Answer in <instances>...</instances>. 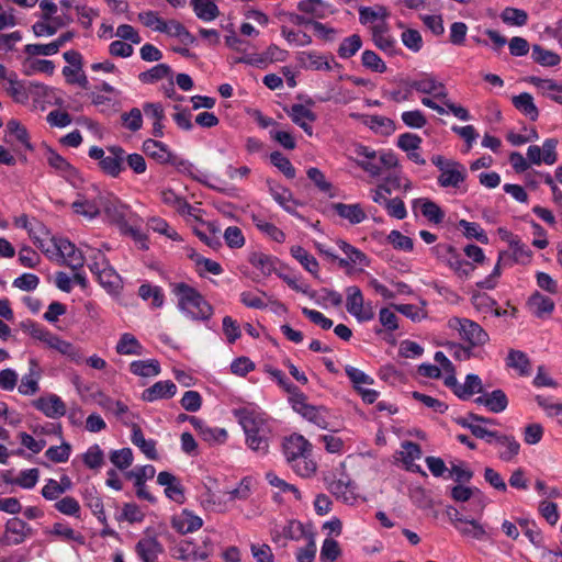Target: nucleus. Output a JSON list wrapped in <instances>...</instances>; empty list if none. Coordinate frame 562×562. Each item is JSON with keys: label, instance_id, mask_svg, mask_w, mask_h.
I'll list each match as a JSON object with an SVG mask.
<instances>
[{"label": "nucleus", "instance_id": "nucleus-44", "mask_svg": "<svg viewBox=\"0 0 562 562\" xmlns=\"http://www.w3.org/2000/svg\"><path fill=\"white\" fill-rule=\"evenodd\" d=\"M100 206L95 201L86 200L80 193H78V199L71 204V209L76 214L89 220L97 218L100 215Z\"/></svg>", "mask_w": 562, "mask_h": 562}, {"label": "nucleus", "instance_id": "nucleus-60", "mask_svg": "<svg viewBox=\"0 0 562 562\" xmlns=\"http://www.w3.org/2000/svg\"><path fill=\"white\" fill-rule=\"evenodd\" d=\"M501 19L508 25L524 26L528 22V13L522 9L507 7L502 11Z\"/></svg>", "mask_w": 562, "mask_h": 562}, {"label": "nucleus", "instance_id": "nucleus-49", "mask_svg": "<svg viewBox=\"0 0 562 562\" xmlns=\"http://www.w3.org/2000/svg\"><path fill=\"white\" fill-rule=\"evenodd\" d=\"M383 98L393 101L395 103H402L408 101L413 95L412 87H409L408 80H400L398 87L392 89H383Z\"/></svg>", "mask_w": 562, "mask_h": 562}, {"label": "nucleus", "instance_id": "nucleus-3", "mask_svg": "<svg viewBox=\"0 0 562 562\" xmlns=\"http://www.w3.org/2000/svg\"><path fill=\"white\" fill-rule=\"evenodd\" d=\"M170 288L177 299L178 311L187 318L202 322L209 329H212L209 323L214 315V307L202 293L186 282L171 283Z\"/></svg>", "mask_w": 562, "mask_h": 562}, {"label": "nucleus", "instance_id": "nucleus-7", "mask_svg": "<svg viewBox=\"0 0 562 562\" xmlns=\"http://www.w3.org/2000/svg\"><path fill=\"white\" fill-rule=\"evenodd\" d=\"M100 205L103 209L105 217L112 224H115L121 229L128 232L135 239H140L142 234L137 228L128 226L126 221L127 206L122 203L117 198L111 196L105 200L101 199Z\"/></svg>", "mask_w": 562, "mask_h": 562}, {"label": "nucleus", "instance_id": "nucleus-55", "mask_svg": "<svg viewBox=\"0 0 562 562\" xmlns=\"http://www.w3.org/2000/svg\"><path fill=\"white\" fill-rule=\"evenodd\" d=\"M40 477V471L36 468L22 470L16 479L5 480V483L18 485L25 490L33 488Z\"/></svg>", "mask_w": 562, "mask_h": 562}, {"label": "nucleus", "instance_id": "nucleus-28", "mask_svg": "<svg viewBox=\"0 0 562 562\" xmlns=\"http://www.w3.org/2000/svg\"><path fill=\"white\" fill-rule=\"evenodd\" d=\"M339 249L346 255L347 258H339L338 265L341 268H348L351 263L366 265L367 256L349 243L339 239L337 241Z\"/></svg>", "mask_w": 562, "mask_h": 562}, {"label": "nucleus", "instance_id": "nucleus-32", "mask_svg": "<svg viewBox=\"0 0 562 562\" xmlns=\"http://www.w3.org/2000/svg\"><path fill=\"white\" fill-rule=\"evenodd\" d=\"M447 263L460 278H468L474 270L475 266L462 258L461 254L456 247L448 254L443 261Z\"/></svg>", "mask_w": 562, "mask_h": 562}, {"label": "nucleus", "instance_id": "nucleus-45", "mask_svg": "<svg viewBox=\"0 0 562 562\" xmlns=\"http://www.w3.org/2000/svg\"><path fill=\"white\" fill-rule=\"evenodd\" d=\"M172 69L167 64H157L150 69L138 75V79L146 85H153L164 78H171Z\"/></svg>", "mask_w": 562, "mask_h": 562}, {"label": "nucleus", "instance_id": "nucleus-11", "mask_svg": "<svg viewBox=\"0 0 562 562\" xmlns=\"http://www.w3.org/2000/svg\"><path fill=\"white\" fill-rule=\"evenodd\" d=\"M46 159L49 167L70 184L75 186L76 180H79L78 169L52 147L47 148Z\"/></svg>", "mask_w": 562, "mask_h": 562}, {"label": "nucleus", "instance_id": "nucleus-29", "mask_svg": "<svg viewBox=\"0 0 562 562\" xmlns=\"http://www.w3.org/2000/svg\"><path fill=\"white\" fill-rule=\"evenodd\" d=\"M37 361L35 359H30V372L23 375L21 383L18 387L20 394L33 395L40 391V372L37 371Z\"/></svg>", "mask_w": 562, "mask_h": 562}, {"label": "nucleus", "instance_id": "nucleus-16", "mask_svg": "<svg viewBox=\"0 0 562 562\" xmlns=\"http://www.w3.org/2000/svg\"><path fill=\"white\" fill-rule=\"evenodd\" d=\"M55 246L59 255L65 259V265L69 268L72 270H79L83 267L85 256L69 239L59 238L56 240Z\"/></svg>", "mask_w": 562, "mask_h": 562}, {"label": "nucleus", "instance_id": "nucleus-13", "mask_svg": "<svg viewBox=\"0 0 562 562\" xmlns=\"http://www.w3.org/2000/svg\"><path fill=\"white\" fill-rule=\"evenodd\" d=\"M32 405L48 418H60L66 415L67 408L65 402L56 394L41 396L34 400Z\"/></svg>", "mask_w": 562, "mask_h": 562}, {"label": "nucleus", "instance_id": "nucleus-21", "mask_svg": "<svg viewBox=\"0 0 562 562\" xmlns=\"http://www.w3.org/2000/svg\"><path fill=\"white\" fill-rule=\"evenodd\" d=\"M296 59L301 67L305 69H312L317 71H330L333 70L331 64L327 56L318 54L315 50L299 52Z\"/></svg>", "mask_w": 562, "mask_h": 562}, {"label": "nucleus", "instance_id": "nucleus-39", "mask_svg": "<svg viewBox=\"0 0 562 562\" xmlns=\"http://www.w3.org/2000/svg\"><path fill=\"white\" fill-rule=\"evenodd\" d=\"M328 491L344 503L352 504L356 501L353 487L350 481L335 479L327 485Z\"/></svg>", "mask_w": 562, "mask_h": 562}, {"label": "nucleus", "instance_id": "nucleus-35", "mask_svg": "<svg viewBox=\"0 0 562 562\" xmlns=\"http://www.w3.org/2000/svg\"><path fill=\"white\" fill-rule=\"evenodd\" d=\"M531 58L542 67H555L561 63V57L558 53L547 49L539 44L532 45Z\"/></svg>", "mask_w": 562, "mask_h": 562}, {"label": "nucleus", "instance_id": "nucleus-37", "mask_svg": "<svg viewBox=\"0 0 562 562\" xmlns=\"http://www.w3.org/2000/svg\"><path fill=\"white\" fill-rule=\"evenodd\" d=\"M130 371L134 375L149 378L156 376L161 372V367L158 360H134L130 363Z\"/></svg>", "mask_w": 562, "mask_h": 562}, {"label": "nucleus", "instance_id": "nucleus-2", "mask_svg": "<svg viewBox=\"0 0 562 562\" xmlns=\"http://www.w3.org/2000/svg\"><path fill=\"white\" fill-rule=\"evenodd\" d=\"M452 499L462 503L460 508L448 506L446 514L451 522H462L471 527H481L480 518L486 505L485 494L477 487L454 485L450 493Z\"/></svg>", "mask_w": 562, "mask_h": 562}, {"label": "nucleus", "instance_id": "nucleus-25", "mask_svg": "<svg viewBox=\"0 0 562 562\" xmlns=\"http://www.w3.org/2000/svg\"><path fill=\"white\" fill-rule=\"evenodd\" d=\"M131 441L134 446L139 448V450L146 456L149 460H157L158 453L156 449V440L146 439L144 437L143 430L137 424L132 425V434Z\"/></svg>", "mask_w": 562, "mask_h": 562}, {"label": "nucleus", "instance_id": "nucleus-46", "mask_svg": "<svg viewBox=\"0 0 562 562\" xmlns=\"http://www.w3.org/2000/svg\"><path fill=\"white\" fill-rule=\"evenodd\" d=\"M458 226L462 229V234L465 238L475 239L483 245H487L490 243L486 232L479 223L460 220Z\"/></svg>", "mask_w": 562, "mask_h": 562}, {"label": "nucleus", "instance_id": "nucleus-57", "mask_svg": "<svg viewBox=\"0 0 562 562\" xmlns=\"http://www.w3.org/2000/svg\"><path fill=\"white\" fill-rule=\"evenodd\" d=\"M83 464L91 469L97 470L104 463V452L98 443L91 445L82 454Z\"/></svg>", "mask_w": 562, "mask_h": 562}, {"label": "nucleus", "instance_id": "nucleus-15", "mask_svg": "<svg viewBox=\"0 0 562 562\" xmlns=\"http://www.w3.org/2000/svg\"><path fill=\"white\" fill-rule=\"evenodd\" d=\"M157 483L165 486V495L169 499L182 504L186 499L181 481L171 472L161 471L157 475Z\"/></svg>", "mask_w": 562, "mask_h": 562}, {"label": "nucleus", "instance_id": "nucleus-14", "mask_svg": "<svg viewBox=\"0 0 562 562\" xmlns=\"http://www.w3.org/2000/svg\"><path fill=\"white\" fill-rule=\"evenodd\" d=\"M355 154L357 155L356 164L372 177L380 176L381 168L378 166V153L363 144L355 146Z\"/></svg>", "mask_w": 562, "mask_h": 562}, {"label": "nucleus", "instance_id": "nucleus-43", "mask_svg": "<svg viewBox=\"0 0 562 562\" xmlns=\"http://www.w3.org/2000/svg\"><path fill=\"white\" fill-rule=\"evenodd\" d=\"M49 348L58 351L63 356H66L70 361L75 363H79L81 360V356L78 349L69 341L61 339L57 335H53L50 341H48Z\"/></svg>", "mask_w": 562, "mask_h": 562}, {"label": "nucleus", "instance_id": "nucleus-18", "mask_svg": "<svg viewBox=\"0 0 562 562\" xmlns=\"http://www.w3.org/2000/svg\"><path fill=\"white\" fill-rule=\"evenodd\" d=\"M465 179V167L456 160L454 162H450V166L440 172L437 182L441 188H459Z\"/></svg>", "mask_w": 562, "mask_h": 562}, {"label": "nucleus", "instance_id": "nucleus-26", "mask_svg": "<svg viewBox=\"0 0 562 562\" xmlns=\"http://www.w3.org/2000/svg\"><path fill=\"white\" fill-rule=\"evenodd\" d=\"M252 224L256 228L271 240L282 244L285 241V234L282 229L277 227L273 223H270L265 220V217L260 214L252 213L250 215Z\"/></svg>", "mask_w": 562, "mask_h": 562}, {"label": "nucleus", "instance_id": "nucleus-8", "mask_svg": "<svg viewBox=\"0 0 562 562\" xmlns=\"http://www.w3.org/2000/svg\"><path fill=\"white\" fill-rule=\"evenodd\" d=\"M408 81L412 90L419 93L431 94L435 99L441 101L448 97L446 86L438 81L432 74L423 72L417 78Z\"/></svg>", "mask_w": 562, "mask_h": 562}, {"label": "nucleus", "instance_id": "nucleus-50", "mask_svg": "<svg viewBox=\"0 0 562 562\" xmlns=\"http://www.w3.org/2000/svg\"><path fill=\"white\" fill-rule=\"evenodd\" d=\"M506 363L508 367L516 369L522 376L530 374V360L524 351L509 350Z\"/></svg>", "mask_w": 562, "mask_h": 562}, {"label": "nucleus", "instance_id": "nucleus-12", "mask_svg": "<svg viewBox=\"0 0 562 562\" xmlns=\"http://www.w3.org/2000/svg\"><path fill=\"white\" fill-rule=\"evenodd\" d=\"M282 452L286 462L296 461L300 457L311 453V443L300 434H292L283 439Z\"/></svg>", "mask_w": 562, "mask_h": 562}, {"label": "nucleus", "instance_id": "nucleus-56", "mask_svg": "<svg viewBox=\"0 0 562 562\" xmlns=\"http://www.w3.org/2000/svg\"><path fill=\"white\" fill-rule=\"evenodd\" d=\"M509 248L513 251V259L515 262L528 263L531 260L532 251L524 244L517 236L508 239Z\"/></svg>", "mask_w": 562, "mask_h": 562}, {"label": "nucleus", "instance_id": "nucleus-36", "mask_svg": "<svg viewBox=\"0 0 562 562\" xmlns=\"http://www.w3.org/2000/svg\"><path fill=\"white\" fill-rule=\"evenodd\" d=\"M290 254L307 272L315 277L317 276L319 270L318 261L304 247L294 245L290 248Z\"/></svg>", "mask_w": 562, "mask_h": 562}, {"label": "nucleus", "instance_id": "nucleus-30", "mask_svg": "<svg viewBox=\"0 0 562 562\" xmlns=\"http://www.w3.org/2000/svg\"><path fill=\"white\" fill-rule=\"evenodd\" d=\"M136 552L143 562H155L162 547L155 538L147 537L137 542Z\"/></svg>", "mask_w": 562, "mask_h": 562}, {"label": "nucleus", "instance_id": "nucleus-17", "mask_svg": "<svg viewBox=\"0 0 562 562\" xmlns=\"http://www.w3.org/2000/svg\"><path fill=\"white\" fill-rule=\"evenodd\" d=\"M177 393V385L171 380H162L145 389L140 398L147 403H154L159 400H169Z\"/></svg>", "mask_w": 562, "mask_h": 562}, {"label": "nucleus", "instance_id": "nucleus-64", "mask_svg": "<svg viewBox=\"0 0 562 562\" xmlns=\"http://www.w3.org/2000/svg\"><path fill=\"white\" fill-rule=\"evenodd\" d=\"M386 240L394 249L400 251L409 252L414 249V240L411 237L403 235L397 229L391 231L386 236Z\"/></svg>", "mask_w": 562, "mask_h": 562}, {"label": "nucleus", "instance_id": "nucleus-63", "mask_svg": "<svg viewBox=\"0 0 562 562\" xmlns=\"http://www.w3.org/2000/svg\"><path fill=\"white\" fill-rule=\"evenodd\" d=\"M7 128L10 134H12L19 143H21L27 150H33L34 147L30 142V134L19 121L10 120L7 124Z\"/></svg>", "mask_w": 562, "mask_h": 562}, {"label": "nucleus", "instance_id": "nucleus-48", "mask_svg": "<svg viewBox=\"0 0 562 562\" xmlns=\"http://www.w3.org/2000/svg\"><path fill=\"white\" fill-rule=\"evenodd\" d=\"M528 304L533 311V314L538 317H542L546 314H551L554 310V302L549 296L535 292L528 301Z\"/></svg>", "mask_w": 562, "mask_h": 562}, {"label": "nucleus", "instance_id": "nucleus-51", "mask_svg": "<svg viewBox=\"0 0 562 562\" xmlns=\"http://www.w3.org/2000/svg\"><path fill=\"white\" fill-rule=\"evenodd\" d=\"M361 47V36L359 34H352L341 41L337 54L341 59H349L355 56Z\"/></svg>", "mask_w": 562, "mask_h": 562}, {"label": "nucleus", "instance_id": "nucleus-10", "mask_svg": "<svg viewBox=\"0 0 562 562\" xmlns=\"http://www.w3.org/2000/svg\"><path fill=\"white\" fill-rule=\"evenodd\" d=\"M109 156H104L101 161L98 162L100 170L112 178H117L120 173L125 169V150L119 145L108 147Z\"/></svg>", "mask_w": 562, "mask_h": 562}, {"label": "nucleus", "instance_id": "nucleus-58", "mask_svg": "<svg viewBox=\"0 0 562 562\" xmlns=\"http://www.w3.org/2000/svg\"><path fill=\"white\" fill-rule=\"evenodd\" d=\"M53 24L44 21H37L33 24L32 30L36 37L42 36H53L57 33L58 29L66 26L65 22H61L60 16H55L53 20Z\"/></svg>", "mask_w": 562, "mask_h": 562}, {"label": "nucleus", "instance_id": "nucleus-54", "mask_svg": "<svg viewBox=\"0 0 562 562\" xmlns=\"http://www.w3.org/2000/svg\"><path fill=\"white\" fill-rule=\"evenodd\" d=\"M49 537L52 540H60L68 543H86V537L80 529H49Z\"/></svg>", "mask_w": 562, "mask_h": 562}, {"label": "nucleus", "instance_id": "nucleus-5", "mask_svg": "<svg viewBox=\"0 0 562 562\" xmlns=\"http://www.w3.org/2000/svg\"><path fill=\"white\" fill-rule=\"evenodd\" d=\"M448 327L457 330L463 341L472 347L484 346L490 340L488 334L476 322L464 317H451Z\"/></svg>", "mask_w": 562, "mask_h": 562}, {"label": "nucleus", "instance_id": "nucleus-1", "mask_svg": "<svg viewBox=\"0 0 562 562\" xmlns=\"http://www.w3.org/2000/svg\"><path fill=\"white\" fill-rule=\"evenodd\" d=\"M233 415L244 431L247 448L259 456H267L273 436L271 419L265 413L247 407L234 409Z\"/></svg>", "mask_w": 562, "mask_h": 562}, {"label": "nucleus", "instance_id": "nucleus-19", "mask_svg": "<svg viewBox=\"0 0 562 562\" xmlns=\"http://www.w3.org/2000/svg\"><path fill=\"white\" fill-rule=\"evenodd\" d=\"M170 165L176 168L177 172L187 176L203 186L209 184L210 176L206 172L198 169V167L192 161L175 155Z\"/></svg>", "mask_w": 562, "mask_h": 562}, {"label": "nucleus", "instance_id": "nucleus-20", "mask_svg": "<svg viewBox=\"0 0 562 562\" xmlns=\"http://www.w3.org/2000/svg\"><path fill=\"white\" fill-rule=\"evenodd\" d=\"M474 403L485 406L491 413L499 414L507 408L508 397L503 390L496 389L491 393L477 396Z\"/></svg>", "mask_w": 562, "mask_h": 562}, {"label": "nucleus", "instance_id": "nucleus-38", "mask_svg": "<svg viewBox=\"0 0 562 562\" xmlns=\"http://www.w3.org/2000/svg\"><path fill=\"white\" fill-rule=\"evenodd\" d=\"M191 5L196 18L204 22L215 20L220 14L218 7L213 0H191Z\"/></svg>", "mask_w": 562, "mask_h": 562}, {"label": "nucleus", "instance_id": "nucleus-9", "mask_svg": "<svg viewBox=\"0 0 562 562\" xmlns=\"http://www.w3.org/2000/svg\"><path fill=\"white\" fill-rule=\"evenodd\" d=\"M389 24L381 22L371 27L372 42L383 53L390 56L402 54V49L397 46L396 40L389 33Z\"/></svg>", "mask_w": 562, "mask_h": 562}, {"label": "nucleus", "instance_id": "nucleus-61", "mask_svg": "<svg viewBox=\"0 0 562 562\" xmlns=\"http://www.w3.org/2000/svg\"><path fill=\"white\" fill-rule=\"evenodd\" d=\"M361 65L364 68L379 74H383L387 70L386 64L381 59V57L374 50L370 49L362 52Z\"/></svg>", "mask_w": 562, "mask_h": 562}, {"label": "nucleus", "instance_id": "nucleus-23", "mask_svg": "<svg viewBox=\"0 0 562 562\" xmlns=\"http://www.w3.org/2000/svg\"><path fill=\"white\" fill-rule=\"evenodd\" d=\"M248 262L254 268L258 269L265 277H269L272 273H280L277 268L280 261L272 255H268L261 251H254L249 255Z\"/></svg>", "mask_w": 562, "mask_h": 562}, {"label": "nucleus", "instance_id": "nucleus-31", "mask_svg": "<svg viewBox=\"0 0 562 562\" xmlns=\"http://www.w3.org/2000/svg\"><path fill=\"white\" fill-rule=\"evenodd\" d=\"M115 351L122 356H142L144 346L131 333H123L115 346Z\"/></svg>", "mask_w": 562, "mask_h": 562}, {"label": "nucleus", "instance_id": "nucleus-24", "mask_svg": "<svg viewBox=\"0 0 562 562\" xmlns=\"http://www.w3.org/2000/svg\"><path fill=\"white\" fill-rule=\"evenodd\" d=\"M289 115L292 122L300 126L308 136L313 135L312 122L316 121V114L301 103H295L291 106Z\"/></svg>", "mask_w": 562, "mask_h": 562}, {"label": "nucleus", "instance_id": "nucleus-59", "mask_svg": "<svg viewBox=\"0 0 562 562\" xmlns=\"http://www.w3.org/2000/svg\"><path fill=\"white\" fill-rule=\"evenodd\" d=\"M422 209L420 212L429 222L434 224L442 223L445 218V212L442 209L429 199H420Z\"/></svg>", "mask_w": 562, "mask_h": 562}, {"label": "nucleus", "instance_id": "nucleus-6", "mask_svg": "<svg viewBox=\"0 0 562 562\" xmlns=\"http://www.w3.org/2000/svg\"><path fill=\"white\" fill-rule=\"evenodd\" d=\"M473 436L477 439L484 440L490 445H507V451L498 452V458L504 462H510L519 454L520 443L514 436L504 435L495 430H488L482 425H479L477 428H474Z\"/></svg>", "mask_w": 562, "mask_h": 562}, {"label": "nucleus", "instance_id": "nucleus-41", "mask_svg": "<svg viewBox=\"0 0 562 562\" xmlns=\"http://www.w3.org/2000/svg\"><path fill=\"white\" fill-rule=\"evenodd\" d=\"M483 392V384L481 378L475 373H469L465 376L464 383L460 384L457 397L461 401L470 400L474 394Z\"/></svg>", "mask_w": 562, "mask_h": 562}, {"label": "nucleus", "instance_id": "nucleus-4", "mask_svg": "<svg viewBox=\"0 0 562 562\" xmlns=\"http://www.w3.org/2000/svg\"><path fill=\"white\" fill-rule=\"evenodd\" d=\"M7 80L10 85L7 88V92L16 103L25 104L29 102L30 97H33L34 101L46 99L50 92V88L44 83L19 80L15 72H11Z\"/></svg>", "mask_w": 562, "mask_h": 562}, {"label": "nucleus", "instance_id": "nucleus-47", "mask_svg": "<svg viewBox=\"0 0 562 562\" xmlns=\"http://www.w3.org/2000/svg\"><path fill=\"white\" fill-rule=\"evenodd\" d=\"M389 16H390V11L384 5L360 7V9H359V21L362 25L373 23L376 20L386 22L385 20Z\"/></svg>", "mask_w": 562, "mask_h": 562}, {"label": "nucleus", "instance_id": "nucleus-42", "mask_svg": "<svg viewBox=\"0 0 562 562\" xmlns=\"http://www.w3.org/2000/svg\"><path fill=\"white\" fill-rule=\"evenodd\" d=\"M138 295L144 301L151 300L150 305L155 308H160L165 303L164 290L159 285L143 283L138 288Z\"/></svg>", "mask_w": 562, "mask_h": 562}, {"label": "nucleus", "instance_id": "nucleus-33", "mask_svg": "<svg viewBox=\"0 0 562 562\" xmlns=\"http://www.w3.org/2000/svg\"><path fill=\"white\" fill-rule=\"evenodd\" d=\"M363 124L375 134L384 136L391 135L396 128L393 120L378 114L366 115Z\"/></svg>", "mask_w": 562, "mask_h": 562}, {"label": "nucleus", "instance_id": "nucleus-53", "mask_svg": "<svg viewBox=\"0 0 562 562\" xmlns=\"http://www.w3.org/2000/svg\"><path fill=\"white\" fill-rule=\"evenodd\" d=\"M86 505L91 509L92 514L98 518L99 522L106 526V516L104 513L103 501L95 490L86 491L83 496Z\"/></svg>", "mask_w": 562, "mask_h": 562}, {"label": "nucleus", "instance_id": "nucleus-40", "mask_svg": "<svg viewBox=\"0 0 562 562\" xmlns=\"http://www.w3.org/2000/svg\"><path fill=\"white\" fill-rule=\"evenodd\" d=\"M329 4L324 0H300L297 10L304 14H308L311 19H324L328 13Z\"/></svg>", "mask_w": 562, "mask_h": 562}, {"label": "nucleus", "instance_id": "nucleus-27", "mask_svg": "<svg viewBox=\"0 0 562 562\" xmlns=\"http://www.w3.org/2000/svg\"><path fill=\"white\" fill-rule=\"evenodd\" d=\"M331 209L339 215L341 218H346L350 224L356 225L362 223L367 215L359 203L356 204H345L341 202L334 203Z\"/></svg>", "mask_w": 562, "mask_h": 562}, {"label": "nucleus", "instance_id": "nucleus-62", "mask_svg": "<svg viewBox=\"0 0 562 562\" xmlns=\"http://www.w3.org/2000/svg\"><path fill=\"white\" fill-rule=\"evenodd\" d=\"M271 164L278 168L288 179L295 178L296 171L290 159L282 153L276 150L270 154Z\"/></svg>", "mask_w": 562, "mask_h": 562}, {"label": "nucleus", "instance_id": "nucleus-52", "mask_svg": "<svg viewBox=\"0 0 562 562\" xmlns=\"http://www.w3.org/2000/svg\"><path fill=\"white\" fill-rule=\"evenodd\" d=\"M364 297L362 291L357 285L346 288V310L351 316H356L360 307H363Z\"/></svg>", "mask_w": 562, "mask_h": 562}, {"label": "nucleus", "instance_id": "nucleus-34", "mask_svg": "<svg viewBox=\"0 0 562 562\" xmlns=\"http://www.w3.org/2000/svg\"><path fill=\"white\" fill-rule=\"evenodd\" d=\"M513 105L530 121H537L539 116L538 108L533 102V97L528 92H521L512 99Z\"/></svg>", "mask_w": 562, "mask_h": 562}, {"label": "nucleus", "instance_id": "nucleus-22", "mask_svg": "<svg viewBox=\"0 0 562 562\" xmlns=\"http://www.w3.org/2000/svg\"><path fill=\"white\" fill-rule=\"evenodd\" d=\"M143 150L147 156L162 165H170L176 155L165 143L151 138L144 140Z\"/></svg>", "mask_w": 562, "mask_h": 562}]
</instances>
